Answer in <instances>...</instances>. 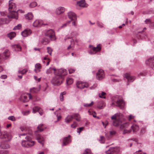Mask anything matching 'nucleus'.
<instances>
[{"mask_svg":"<svg viewBox=\"0 0 154 154\" xmlns=\"http://www.w3.org/2000/svg\"><path fill=\"white\" fill-rule=\"evenodd\" d=\"M123 117V115L120 113H117L111 117V119L112 120V124L115 126H120L121 128H127L129 123H126L124 124H122L121 119Z\"/></svg>","mask_w":154,"mask_h":154,"instance_id":"obj_1","label":"nucleus"},{"mask_svg":"<svg viewBox=\"0 0 154 154\" xmlns=\"http://www.w3.org/2000/svg\"><path fill=\"white\" fill-rule=\"evenodd\" d=\"M8 10L9 12L8 17L9 18L18 19V14L16 11V5L12 0L9 1Z\"/></svg>","mask_w":154,"mask_h":154,"instance_id":"obj_2","label":"nucleus"},{"mask_svg":"<svg viewBox=\"0 0 154 154\" xmlns=\"http://www.w3.org/2000/svg\"><path fill=\"white\" fill-rule=\"evenodd\" d=\"M13 134L12 132L6 131L2 132L0 134V138L5 139L6 141H10L12 137Z\"/></svg>","mask_w":154,"mask_h":154,"instance_id":"obj_3","label":"nucleus"},{"mask_svg":"<svg viewBox=\"0 0 154 154\" xmlns=\"http://www.w3.org/2000/svg\"><path fill=\"white\" fill-rule=\"evenodd\" d=\"M21 144L23 146L29 147L33 146L34 142L31 140L29 136H27L26 137V140L22 142Z\"/></svg>","mask_w":154,"mask_h":154,"instance_id":"obj_4","label":"nucleus"},{"mask_svg":"<svg viewBox=\"0 0 154 154\" xmlns=\"http://www.w3.org/2000/svg\"><path fill=\"white\" fill-rule=\"evenodd\" d=\"M45 35L52 41L55 40L56 38L55 36V32L52 29H50L45 31L44 32Z\"/></svg>","mask_w":154,"mask_h":154,"instance_id":"obj_5","label":"nucleus"},{"mask_svg":"<svg viewBox=\"0 0 154 154\" xmlns=\"http://www.w3.org/2000/svg\"><path fill=\"white\" fill-rule=\"evenodd\" d=\"M63 80L62 77L56 75L52 80L51 82L54 85H59L61 84Z\"/></svg>","mask_w":154,"mask_h":154,"instance_id":"obj_6","label":"nucleus"},{"mask_svg":"<svg viewBox=\"0 0 154 154\" xmlns=\"http://www.w3.org/2000/svg\"><path fill=\"white\" fill-rule=\"evenodd\" d=\"M112 106H117L121 109L124 108L125 106V103L124 101L122 99L118 100L116 101H113L111 104Z\"/></svg>","mask_w":154,"mask_h":154,"instance_id":"obj_7","label":"nucleus"},{"mask_svg":"<svg viewBox=\"0 0 154 154\" xmlns=\"http://www.w3.org/2000/svg\"><path fill=\"white\" fill-rule=\"evenodd\" d=\"M76 85L77 88L80 89H83L85 88H87L89 86L87 82L81 81L77 82Z\"/></svg>","mask_w":154,"mask_h":154,"instance_id":"obj_8","label":"nucleus"},{"mask_svg":"<svg viewBox=\"0 0 154 154\" xmlns=\"http://www.w3.org/2000/svg\"><path fill=\"white\" fill-rule=\"evenodd\" d=\"M105 73L104 71L102 69H99L96 74V78L98 80L102 79L105 77Z\"/></svg>","mask_w":154,"mask_h":154,"instance_id":"obj_9","label":"nucleus"},{"mask_svg":"<svg viewBox=\"0 0 154 154\" xmlns=\"http://www.w3.org/2000/svg\"><path fill=\"white\" fill-rule=\"evenodd\" d=\"M10 52L8 49L5 50L1 56L0 55V63L1 62L2 59H7L10 56Z\"/></svg>","mask_w":154,"mask_h":154,"instance_id":"obj_10","label":"nucleus"},{"mask_svg":"<svg viewBox=\"0 0 154 154\" xmlns=\"http://www.w3.org/2000/svg\"><path fill=\"white\" fill-rule=\"evenodd\" d=\"M146 64L149 65L154 70V56L149 58L145 62Z\"/></svg>","mask_w":154,"mask_h":154,"instance_id":"obj_11","label":"nucleus"},{"mask_svg":"<svg viewBox=\"0 0 154 154\" xmlns=\"http://www.w3.org/2000/svg\"><path fill=\"white\" fill-rule=\"evenodd\" d=\"M101 49V47L100 45H97L96 47H92L89 53L91 54H94L96 53L97 51H100Z\"/></svg>","mask_w":154,"mask_h":154,"instance_id":"obj_12","label":"nucleus"},{"mask_svg":"<svg viewBox=\"0 0 154 154\" xmlns=\"http://www.w3.org/2000/svg\"><path fill=\"white\" fill-rule=\"evenodd\" d=\"M56 71V73L57 72V75H59L60 76L62 77V78L63 79L64 76L66 75L67 74V72L66 69H60Z\"/></svg>","mask_w":154,"mask_h":154,"instance_id":"obj_13","label":"nucleus"},{"mask_svg":"<svg viewBox=\"0 0 154 154\" xmlns=\"http://www.w3.org/2000/svg\"><path fill=\"white\" fill-rule=\"evenodd\" d=\"M65 8L64 7H59L57 8L55 11V13L57 15H60L64 12Z\"/></svg>","mask_w":154,"mask_h":154,"instance_id":"obj_14","label":"nucleus"},{"mask_svg":"<svg viewBox=\"0 0 154 154\" xmlns=\"http://www.w3.org/2000/svg\"><path fill=\"white\" fill-rule=\"evenodd\" d=\"M0 147L1 149H6L10 148V146L9 144L7 143L2 142L1 143Z\"/></svg>","mask_w":154,"mask_h":154,"instance_id":"obj_15","label":"nucleus"},{"mask_svg":"<svg viewBox=\"0 0 154 154\" xmlns=\"http://www.w3.org/2000/svg\"><path fill=\"white\" fill-rule=\"evenodd\" d=\"M124 77L126 78L128 81L131 82H133L135 79L134 76H132L128 73H126L124 75Z\"/></svg>","mask_w":154,"mask_h":154,"instance_id":"obj_16","label":"nucleus"},{"mask_svg":"<svg viewBox=\"0 0 154 154\" xmlns=\"http://www.w3.org/2000/svg\"><path fill=\"white\" fill-rule=\"evenodd\" d=\"M77 4L80 7L83 8L87 7L88 5L85 3V0H81V1L77 2Z\"/></svg>","mask_w":154,"mask_h":154,"instance_id":"obj_17","label":"nucleus"},{"mask_svg":"<svg viewBox=\"0 0 154 154\" xmlns=\"http://www.w3.org/2000/svg\"><path fill=\"white\" fill-rule=\"evenodd\" d=\"M68 16L71 20H73L75 18H77L75 13L72 11H70L68 13Z\"/></svg>","mask_w":154,"mask_h":154,"instance_id":"obj_18","label":"nucleus"},{"mask_svg":"<svg viewBox=\"0 0 154 154\" xmlns=\"http://www.w3.org/2000/svg\"><path fill=\"white\" fill-rule=\"evenodd\" d=\"M43 24L42 21L40 20H35L33 24V26L34 27H38Z\"/></svg>","mask_w":154,"mask_h":154,"instance_id":"obj_19","label":"nucleus"},{"mask_svg":"<svg viewBox=\"0 0 154 154\" xmlns=\"http://www.w3.org/2000/svg\"><path fill=\"white\" fill-rule=\"evenodd\" d=\"M31 33V31L30 29H26L21 33L23 37H26Z\"/></svg>","mask_w":154,"mask_h":154,"instance_id":"obj_20","label":"nucleus"},{"mask_svg":"<svg viewBox=\"0 0 154 154\" xmlns=\"http://www.w3.org/2000/svg\"><path fill=\"white\" fill-rule=\"evenodd\" d=\"M70 136L69 135L67 137H65L63 140V146L66 145L68 143L71 142V140L69 138Z\"/></svg>","mask_w":154,"mask_h":154,"instance_id":"obj_21","label":"nucleus"},{"mask_svg":"<svg viewBox=\"0 0 154 154\" xmlns=\"http://www.w3.org/2000/svg\"><path fill=\"white\" fill-rule=\"evenodd\" d=\"M37 139L38 142L42 145L43 146L44 143V139L41 135H38L37 137Z\"/></svg>","mask_w":154,"mask_h":154,"instance_id":"obj_22","label":"nucleus"},{"mask_svg":"<svg viewBox=\"0 0 154 154\" xmlns=\"http://www.w3.org/2000/svg\"><path fill=\"white\" fill-rule=\"evenodd\" d=\"M12 48L15 51H20L21 50V47L19 44L12 46Z\"/></svg>","mask_w":154,"mask_h":154,"instance_id":"obj_23","label":"nucleus"},{"mask_svg":"<svg viewBox=\"0 0 154 154\" xmlns=\"http://www.w3.org/2000/svg\"><path fill=\"white\" fill-rule=\"evenodd\" d=\"M35 69L34 70L36 73H38L40 71L41 68V65L39 63L36 64L35 65Z\"/></svg>","mask_w":154,"mask_h":154,"instance_id":"obj_24","label":"nucleus"},{"mask_svg":"<svg viewBox=\"0 0 154 154\" xmlns=\"http://www.w3.org/2000/svg\"><path fill=\"white\" fill-rule=\"evenodd\" d=\"M105 103L104 102L101 101L98 104L97 107L100 109H103L105 106Z\"/></svg>","mask_w":154,"mask_h":154,"instance_id":"obj_25","label":"nucleus"},{"mask_svg":"<svg viewBox=\"0 0 154 154\" xmlns=\"http://www.w3.org/2000/svg\"><path fill=\"white\" fill-rule=\"evenodd\" d=\"M131 128L133 130L134 132H136L139 129V127L138 126L135 124L131 126Z\"/></svg>","mask_w":154,"mask_h":154,"instance_id":"obj_26","label":"nucleus"},{"mask_svg":"<svg viewBox=\"0 0 154 154\" xmlns=\"http://www.w3.org/2000/svg\"><path fill=\"white\" fill-rule=\"evenodd\" d=\"M73 118L72 116L69 115L65 119V122L66 123H69L72 121Z\"/></svg>","mask_w":154,"mask_h":154,"instance_id":"obj_27","label":"nucleus"},{"mask_svg":"<svg viewBox=\"0 0 154 154\" xmlns=\"http://www.w3.org/2000/svg\"><path fill=\"white\" fill-rule=\"evenodd\" d=\"M33 17V15L31 13H28L25 16L26 19L28 20L32 19Z\"/></svg>","mask_w":154,"mask_h":154,"instance_id":"obj_28","label":"nucleus"},{"mask_svg":"<svg viewBox=\"0 0 154 154\" xmlns=\"http://www.w3.org/2000/svg\"><path fill=\"white\" fill-rule=\"evenodd\" d=\"M40 89V86H39V87L37 88H33L32 89H31L30 90V91L31 92L36 93L37 92L39 91Z\"/></svg>","mask_w":154,"mask_h":154,"instance_id":"obj_29","label":"nucleus"},{"mask_svg":"<svg viewBox=\"0 0 154 154\" xmlns=\"http://www.w3.org/2000/svg\"><path fill=\"white\" fill-rule=\"evenodd\" d=\"M112 154H116L119 151V149L117 148H110Z\"/></svg>","mask_w":154,"mask_h":154,"instance_id":"obj_30","label":"nucleus"},{"mask_svg":"<svg viewBox=\"0 0 154 154\" xmlns=\"http://www.w3.org/2000/svg\"><path fill=\"white\" fill-rule=\"evenodd\" d=\"M20 100L21 101L24 103L28 101L27 97L25 95L22 96L20 98Z\"/></svg>","mask_w":154,"mask_h":154,"instance_id":"obj_31","label":"nucleus"},{"mask_svg":"<svg viewBox=\"0 0 154 154\" xmlns=\"http://www.w3.org/2000/svg\"><path fill=\"white\" fill-rule=\"evenodd\" d=\"M73 118H75L76 121H79L80 120V115L78 113H75L72 115Z\"/></svg>","mask_w":154,"mask_h":154,"instance_id":"obj_32","label":"nucleus"},{"mask_svg":"<svg viewBox=\"0 0 154 154\" xmlns=\"http://www.w3.org/2000/svg\"><path fill=\"white\" fill-rule=\"evenodd\" d=\"M38 130L36 131L37 132H41L44 129V128L43 126V124L39 125L37 127Z\"/></svg>","mask_w":154,"mask_h":154,"instance_id":"obj_33","label":"nucleus"},{"mask_svg":"<svg viewBox=\"0 0 154 154\" xmlns=\"http://www.w3.org/2000/svg\"><path fill=\"white\" fill-rule=\"evenodd\" d=\"M52 70H54L55 72V73H56V69L54 68H52L51 67H50L48 69L46 72V73L47 74H48L50 73H51L52 72Z\"/></svg>","mask_w":154,"mask_h":154,"instance_id":"obj_34","label":"nucleus"},{"mask_svg":"<svg viewBox=\"0 0 154 154\" xmlns=\"http://www.w3.org/2000/svg\"><path fill=\"white\" fill-rule=\"evenodd\" d=\"M16 35V33L14 32H11L8 35V37L10 39H11L14 37Z\"/></svg>","mask_w":154,"mask_h":154,"instance_id":"obj_35","label":"nucleus"},{"mask_svg":"<svg viewBox=\"0 0 154 154\" xmlns=\"http://www.w3.org/2000/svg\"><path fill=\"white\" fill-rule=\"evenodd\" d=\"M73 82V80L71 78H68L66 80V83L68 85H70L72 84Z\"/></svg>","mask_w":154,"mask_h":154,"instance_id":"obj_36","label":"nucleus"},{"mask_svg":"<svg viewBox=\"0 0 154 154\" xmlns=\"http://www.w3.org/2000/svg\"><path fill=\"white\" fill-rule=\"evenodd\" d=\"M72 21V24L75 27H76L77 25V18H75L73 20H71V21Z\"/></svg>","mask_w":154,"mask_h":154,"instance_id":"obj_37","label":"nucleus"},{"mask_svg":"<svg viewBox=\"0 0 154 154\" xmlns=\"http://www.w3.org/2000/svg\"><path fill=\"white\" fill-rule=\"evenodd\" d=\"M96 24H97V26L100 28H103L104 27V24L98 21L97 22Z\"/></svg>","mask_w":154,"mask_h":154,"instance_id":"obj_38","label":"nucleus"},{"mask_svg":"<svg viewBox=\"0 0 154 154\" xmlns=\"http://www.w3.org/2000/svg\"><path fill=\"white\" fill-rule=\"evenodd\" d=\"M37 4L36 2H33L31 3L29 5V7L31 8L35 7L37 5Z\"/></svg>","mask_w":154,"mask_h":154,"instance_id":"obj_39","label":"nucleus"},{"mask_svg":"<svg viewBox=\"0 0 154 154\" xmlns=\"http://www.w3.org/2000/svg\"><path fill=\"white\" fill-rule=\"evenodd\" d=\"M40 108L38 106H35L33 108L32 112L33 113H35L36 112L38 111Z\"/></svg>","mask_w":154,"mask_h":154,"instance_id":"obj_40","label":"nucleus"},{"mask_svg":"<svg viewBox=\"0 0 154 154\" xmlns=\"http://www.w3.org/2000/svg\"><path fill=\"white\" fill-rule=\"evenodd\" d=\"M22 27L21 24H19L17 25V26H16L14 28H13V29L14 30H17L20 29Z\"/></svg>","mask_w":154,"mask_h":154,"instance_id":"obj_41","label":"nucleus"},{"mask_svg":"<svg viewBox=\"0 0 154 154\" xmlns=\"http://www.w3.org/2000/svg\"><path fill=\"white\" fill-rule=\"evenodd\" d=\"M131 131V129H129V130H127L126 129H125L124 130L123 132V134H128L130 133Z\"/></svg>","mask_w":154,"mask_h":154,"instance_id":"obj_42","label":"nucleus"},{"mask_svg":"<svg viewBox=\"0 0 154 154\" xmlns=\"http://www.w3.org/2000/svg\"><path fill=\"white\" fill-rule=\"evenodd\" d=\"M9 151L7 150H0V154H9Z\"/></svg>","mask_w":154,"mask_h":154,"instance_id":"obj_43","label":"nucleus"},{"mask_svg":"<svg viewBox=\"0 0 154 154\" xmlns=\"http://www.w3.org/2000/svg\"><path fill=\"white\" fill-rule=\"evenodd\" d=\"M71 21H69L67 22L66 23L63 24V25L61 26V28H64L65 27L69 25V24L70 23Z\"/></svg>","mask_w":154,"mask_h":154,"instance_id":"obj_44","label":"nucleus"},{"mask_svg":"<svg viewBox=\"0 0 154 154\" xmlns=\"http://www.w3.org/2000/svg\"><path fill=\"white\" fill-rule=\"evenodd\" d=\"M94 104L93 101H92L90 104L84 103L83 105L85 107H88L91 106Z\"/></svg>","mask_w":154,"mask_h":154,"instance_id":"obj_45","label":"nucleus"},{"mask_svg":"<svg viewBox=\"0 0 154 154\" xmlns=\"http://www.w3.org/2000/svg\"><path fill=\"white\" fill-rule=\"evenodd\" d=\"M91 151L89 149H86L84 152L83 154H91Z\"/></svg>","mask_w":154,"mask_h":154,"instance_id":"obj_46","label":"nucleus"},{"mask_svg":"<svg viewBox=\"0 0 154 154\" xmlns=\"http://www.w3.org/2000/svg\"><path fill=\"white\" fill-rule=\"evenodd\" d=\"M28 70L27 69H24L22 71H19L18 72L19 73H21L22 74H24Z\"/></svg>","mask_w":154,"mask_h":154,"instance_id":"obj_47","label":"nucleus"},{"mask_svg":"<svg viewBox=\"0 0 154 154\" xmlns=\"http://www.w3.org/2000/svg\"><path fill=\"white\" fill-rule=\"evenodd\" d=\"M47 52L50 55H51V52L52 51V49H51V48H50V47H48L47 48Z\"/></svg>","mask_w":154,"mask_h":154,"instance_id":"obj_48","label":"nucleus"},{"mask_svg":"<svg viewBox=\"0 0 154 154\" xmlns=\"http://www.w3.org/2000/svg\"><path fill=\"white\" fill-rule=\"evenodd\" d=\"M100 139L99 140L100 141V143H103L105 142L104 138L103 136H100Z\"/></svg>","mask_w":154,"mask_h":154,"instance_id":"obj_49","label":"nucleus"},{"mask_svg":"<svg viewBox=\"0 0 154 154\" xmlns=\"http://www.w3.org/2000/svg\"><path fill=\"white\" fill-rule=\"evenodd\" d=\"M106 94V93L105 92H102L101 95H100V94H99V97H101V98H105V97H104V96L103 97L102 96H103L105 95Z\"/></svg>","mask_w":154,"mask_h":154,"instance_id":"obj_50","label":"nucleus"},{"mask_svg":"<svg viewBox=\"0 0 154 154\" xmlns=\"http://www.w3.org/2000/svg\"><path fill=\"white\" fill-rule=\"evenodd\" d=\"M77 123L76 122H74L73 124L71 125V127L72 128H75L77 127Z\"/></svg>","mask_w":154,"mask_h":154,"instance_id":"obj_51","label":"nucleus"},{"mask_svg":"<svg viewBox=\"0 0 154 154\" xmlns=\"http://www.w3.org/2000/svg\"><path fill=\"white\" fill-rule=\"evenodd\" d=\"M5 19H0V25H2L4 24L5 22Z\"/></svg>","mask_w":154,"mask_h":154,"instance_id":"obj_52","label":"nucleus"},{"mask_svg":"<svg viewBox=\"0 0 154 154\" xmlns=\"http://www.w3.org/2000/svg\"><path fill=\"white\" fill-rule=\"evenodd\" d=\"M8 119L9 120H11L12 121H14L15 120V118L14 116H11L8 117Z\"/></svg>","mask_w":154,"mask_h":154,"instance_id":"obj_53","label":"nucleus"},{"mask_svg":"<svg viewBox=\"0 0 154 154\" xmlns=\"http://www.w3.org/2000/svg\"><path fill=\"white\" fill-rule=\"evenodd\" d=\"M116 131L113 130L109 132L110 135L111 136H113L115 135L116 134Z\"/></svg>","mask_w":154,"mask_h":154,"instance_id":"obj_54","label":"nucleus"},{"mask_svg":"<svg viewBox=\"0 0 154 154\" xmlns=\"http://www.w3.org/2000/svg\"><path fill=\"white\" fill-rule=\"evenodd\" d=\"M75 69H70L69 70V72L70 74L73 73L75 72Z\"/></svg>","mask_w":154,"mask_h":154,"instance_id":"obj_55","label":"nucleus"},{"mask_svg":"<svg viewBox=\"0 0 154 154\" xmlns=\"http://www.w3.org/2000/svg\"><path fill=\"white\" fill-rule=\"evenodd\" d=\"M60 98L61 101H62L63 100V96L62 94H60Z\"/></svg>","mask_w":154,"mask_h":154,"instance_id":"obj_56","label":"nucleus"},{"mask_svg":"<svg viewBox=\"0 0 154 154\" xmlns=\"http://www.w3.org/2000/svg\"><path fill=\"white\" fill-rule=\"evenodd\" d=\"M110 150L111 148H110L108 150L106 151V153L107 154H112V153H111V151Z\"/></svg>","mask_w":154,"mask_h":154,"instance_id":"obj_57","label":"nucleus"},{"mask_svg":"<svg viewBox=\"0 0 154 154\" xmlns=\"http://www.w3.org/2000/svg\"><path fill=\"white\" fill-rule=\"evenodd\" d=\"M134 117L132 115H130L129 117L128 120L130 121L131 119H134Z\"/></svg>","mask_w":154,"mask_h":154,"instance_id":"obj_58","label":"nucleus"},{"mask_svg":"<svg viewBox=\"0 0 154 154\" xmlns=\"http://www.w3.org/2000/svg\"><path fill=\"white\" fill-rule=\"evenodd\" d=\"M29 111L24 112H23V114L24 115H26L29 114Z\"/></svg>","mask_w":154,"mask_h":154,"instance_id":"obj_59","label":"nucleus"},{"mask_svg":"<svg viewBox=\"0 0 154 154\" xmlns=\"http://www.w3.org/2000/svg\"><path fill=\"white\" fill-rule=\"evenodd\" d=\"M20 129L22 131H23L25 130L26 128L24 127H20Z\"/></svg>","mask_w":154,"mask_h":154,"instance_id":"obj_60","label":"nucleus"},{"mask_svg":"<svg viewBox=\"0 0 154 154\" xmlns=\"http://www.w3.org/2000/svg\"><path fill=\"white\" fill-rule=\"evenodd\" d=\"M7 77V76L6 75H2L1 76V79H5Z\"/></svg>","mask_w":154,"mask_h":154,"instance_id":"obj_61","label":"nucleus"},{"mask_svg":"<svg viewBox=\"0 0 154 154\" xmlns=\"http://www.w3.org/2000/svg\"><path fill=\"white\" fill-rule=\"evenodd\" d=\"M0 14L2 16H4L6 15V12H1Z\"/></svg>","mask_w":154,"mask_h":154,"instance_id":"obj_62","label":"nucleus"},{"mask_svg":"<svg viewBox=\"0 0 154 154\" xmlns=\"http://www.w3.org/2000/svg\"><path fill=\"white\" fill-rule=\"evenodd\" d=\"M104 123H105L104 128H105L106 127V126L108 124V122L107 121H105L104 122Z\"/></svg>","mask_w":154,"mask_h":154,"instance_id":"obj_63","label":"nucleus"},{"mask_svg":"<svg viewBox=\"0 0 154 154\" xmlns=\"http://www.w3.org/2000/svg\"><path fill=\"white\" fill-rule=\"evenodd\" d=\"M141 150H139L138 151H136L134 154H142L141 153H139L140 152H141Z\"/></svg>","mask_w":154,"mask_h":154,"instance_id":"obj_64","label":"nucleus"}]
</instances>
